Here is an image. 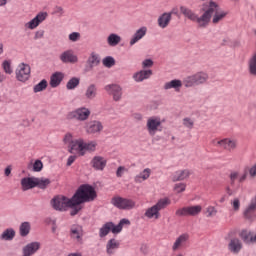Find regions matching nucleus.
Masks as SVG:
<instances>
[{
    "label": "nucleus",
    "mask_w": 256,
    "mask_h": 256,
    "mask_svg": "<svg viewBox=\"0 0 256 256\" xmlns=\"http://www.w3.org/2000/svg\"><path fill=\"white\" fill-rule=\"evenodd\" d=\"M212 143L214 147H217L218 149H223L224 151H228V153H232V151H235L238 146L237 139L233 138L214 139Z\"/></svg>",
    "instance_id": "nucleus-5"
},
{
    "label": "nucleus",
    "mask_w": 256,
    "mask_h": 256,
    "mask_svg": "<svg viewBox=\"0 0 256 256\" xmlns=\"http://www.w3.org/2000/svg\"><path fill=\"white\" fill-rule=\"evenodd\" d=\"M231 205H232L233 211H239L241 209V201L239 200V198H234L231 201Z\"/></svg>",
    "instance_id": "nucleus-45"
},
{
    "label": "nucleus",
    "mask_w": 256,
    "mask_h": 256,
    "mask_svg": "<svg viewBox=\"0 0 256 256\" xmlns=\"http://www.w3.org/2000/svg\"><path fill=\"white\" fill-rule=\"evenodd\" d=\"M203 211V207L201 205L196 206H186L176 210L175 215L177 217H196Z\"/></svg>",
    "instance_id": "nucleus-10"
},
{
    "label": "nucleus",
    "mask_w": 256,
    "mask_h": 256,
    "mask_svg": "<svg viewBox=\"0 0 256 256\" xmlns=\"http://www.w3.org/2000/svg\"><path fill=\"white\" fill-rule=\"evenodd\" d=\"M104 91L111 95L113 101H120L123 99V88L119 84H108L104 87Z\"/></svg>",
    "instance_id": "nucleus-11"
},
{
    "label": "nucleus",
    "mask_w": 256,
    "mask_h": 256,
    "mask_svg": "<svg viewBox=\"0 0 256 256\" xmlns=\"http://www.w3.org/2000/svg\"><path fill=\"white\" fill-rule=\"evenodd\" d=\"M107 43L110 45V47H117L121 43V36L112 33L107 38Z\"/></svg>",
    "instance_id": "nucleus-35"
},
{
    "label": "nucleus",
    "mask_w": 256,
    "mask_h": 256,
    "mask_svg": "<svg viewBox=\"0 0 256 256\" xmlns=\"http://www.w3.org/2000/svg\"><path fill=\"white\" fill-rule=\"evenodd\" d=\"M36 177H25L21 179L22 191H29V189H34L36 187L35 182Z\"/></svg>",
    "instance_id": "nucleus-24"
},
{
    "label": "nucleus",
    "mask_w": 256,
    "mask_h": 256,
    "mask_svg": "<svg viewBox=\"0 0 256 256\" xmlns=\"http://www.w3.org/2000/svg\"><path fill=\"white\" fill-rule=\"evenodd\" d=\"M147 35V27H141L136 31V33L133 35V37L130 40V45L133 46L135 43H139L141 39Z\"/></svg>",
    "instance_id": "nucleus-27"
},
{
    "label": "nucleus",
    "mask_w": 256,
    "mask_h": 256,
    "mask_svg": "<svg viewBox=\"0 0 256 256\" xmlns=\"http://www.w3.org/2000/svg\"><path fill=\"white\" fill-rule=\"evenodd\" d=\"M13 239H15V230L13 228L4 230L0 235L1 241H13Z\"/></svg>",
    "instance_id": "nucleus-33"
},
{
    "label": "nucleus",
    "mask_w": 256,
    "mask_h": 256,
    "mask_svg": "<svg viewBox=\"0 0 256 256\" xmlns=\"http://www.w3.org/2000/svg\"><path fill=\"white\" fill-rule=\"evenodd\" d=\"M183 125H184V127H187V129H193V127L195 125V121H193V119H191V118H184Z\"/></svg>",
    "instance_id": "nucleus-47"
},
{
    "label": "nucleus",
    "mask_w": 256,
    "mask_h": 256,
    "mask_svg": "<svg viewBox=\"0 0 256 256\" xmlns=\"http://www.w3.org/2000/svg\"><path fill=\"white\" fill-rule=\"evenodd\" d=\"M175 13V9L171 12H165L158 17L157 23L160 29H167L169 27V23H171V19Z\"/></svg>",
    "instance_id": "nucleus-16"
},
{
    "label": "nucleus",
    "mask_w": 256,
    "mask_h": 256,
    "mask_svg": "<svg viewBox=\"0 0 256 256\" xmlns=\"http://www.w3.org/2000/svg\"><path fill=\"white\" fill-rule=\"evenodd\" d=\"M247 175H248V172L247 170L244 168V173L238 177V181L239 183H243L247 180Z\"/></svg>",
    "instance_id": "nucleus-57"
},
{
    "label": "nucleus",
    "mask_w": 256,
    "mask_h": 256,
    "mask_svg": "<svg viewBox=\"0 0 256 256\" xmlns=\"http://www.w3.org/2000/svg\"><path fill=\"white\" fill-rule=\"evenodd\" d=\"M151 75H153L152 70H140L139 72H136L133 75V79L137 83H141L142 81H145V79H149V77H151Z\"/></svg>",
    "instance_id": "nucleus-23"
},
{
    "label": "nucleus",
    "mask_w": 256,
    "mask_h": 256,
    "mask_svg": "<svg viewBox=\"0 0 256 256\" xmlns=\"http://www.w3.org/2000/svg\"><path fill=\"white\" fill-rule=\"evenodd\" d=\"M161 118L157 116H151L146 121V131L150 137H155L159 131H161Z\"/></svg>",
    "instance_id": "nucleus-7"
},
{
    "label": "nucleus",
    "mask_w": 256,
    "mask_h": 256,
    "mask_svg": "<svg viewBox=\"0 0 256 256\" xmlns=\"http://www.w3.org/2000/svg\"><path fill=\"white\" fill-rule=\"evenodd\" d=\"M77 159V156L75 155H72L68 158V161H67V165L68 167H71V165H73V163H75V160Z\"/></svg>",
    "instance_id": "nucleus-58"
},
{
    "label": "nucleus",
    "mask_w": 256,
    "mask_h": 256,
    "mask_svg": "<svg viewBox=\"0 0 256 256\" xmlns=\"http://www.w3.org/2000/svg\"><path fill=\"white\" fill-rule=\"evenodd\" d=\"M11 171H12L11 166L6 167L5 170H4V175L6 177H9V175H11Z\"/></svg>",
    "instance_id": "nucleus-59"
},
{
    "label": "nucleus",
    "mask_w": 256,
    "mask_h": 256,
    "mask_svg": "<svg viewBox=\"0 0 256 256\" xmlns=\"http://www.w3.org/2000/svg\"><path fill=\"white\" fill-rule=\"evenodd\" d=\"M83 227L80 225H73L70 228V237L71 239H73V241H75L76 243H83Z\"/></svg>",
    "instance_id": "nucleus-15"
},
{
    "label": "nucleus",
    "mask_w": 256,
    "mask_h": 256,
    "mask_svg": "<svg viewBox=\"0 0 256 256\" xmlns=\"http://www.w3.org/2000/svg\"><path fill=\"white\" fill-rule=\"evenodd\" d=\"M90 164L96 171H103L107 167V159L103 156H94Z\"/></svg>",
    "instance_id": "nucleus-18"
},
{
    "label": "nucleus",
    "mask_w": 256,
    "mask_h": 256,
    "mask_svg": "<svg viewBox=\"0 0 256 256\" xmlns=\"http://www.w3.org/2000/svg\"><path fill=\"white\" fill-rule=\"evenodd\" d=\"M111 204L116 207V209L126 210L133 209L135 207V202L131 199L123 198L121 196H115L111 199Z\"/></svg>",
    "instance_id": "nucleus-9"
},
{
    "label": "nucleus",
    "mask_w": 256,
    "mask_h": 256,
    "mask_svg": "<svg viewBox=\"0 0 256 256\" xmlns=\"http://www.w3.org/2000/svg\"><path fill=\"white\" fill-rule=\"evenodd\" d=\"M41 249L40 242H31L23 247V255L32 256L35 255Z\"/></svg>",
    "instance_id": "nucleus-19"
},
{
    "label": "nucleus",
    "mask_w": 256,
    "mask_h": 256,
    "mask_svg": "<svg viewBox=\"0 0 256 256\" xmlns=\"http://www.w3.org/2000/svg\"><path fill=\"white\" fill-rule=\"evenodd\" d=\"M125 171H127L125 166L118 167L116 171V177H123V173H125Z\"/></svg>",
    "instance_id": "nucleus-55"
},
{
    "label": "nucleus",
    "mask_w": 256,
    "mask_h": 256,
    "mask_svg": "<svg viewBox=\"0 0 256 256\" xmlns=\"http://www.w3.org/2000/svg\"><path fill=\"white\" fill-rule=\"evenodd\" d=\"M142 67L143 69H147L149 67H153V60L151 59H146L142 62Z\"/></svg>",
    "instance_id": "nucleus-54"
},
{
    "label": "nucleus",
    "mask_w": 256,
    "mask_h": 256,
    "mask_svg": "<svg viewBox=\"0 0 256 256\" xmlns=\"http://www.w3.org/2000/svg\"><path fill=\"white\" fill-rule=\"evenodd\" d=\"M2 67L5 73H7L8 75H11V73H13V69H11V62H9L8 60H5L2 63Z\"/></svg>",
    "instance_id": "nucleus-44"
},
{
    "label": "nucleus",
    "mask_w": 256,
    "mask_h": 256,
    "mask_svg": "<svg viewBox=\"0 0 256 256\" xmlns=\"http://www.w3.org/2000/svg\"><path fill=\"white\" fill-rule=\"evenodd\" d=\"M189 241V234H182L174 241L172 245V251H179L185 247V244Z\"/></svg>",
    "instance_id": "nucleus-20"
},
{
    "label": "nucleus",
    "mask_w": 256,
    "mask_h": 256,
    "mask_svg": "<svg viewBox=\"0 0 256 256\" xmlns=\"http://www.w3.org/2000/svg\"><path fill=\"white\" fill-rule=\"evenodd\" d=\"M68 39L69 41H72V43H76V41H79V39H81V34L79 32H73L69 34Z\"/></svg>",
    "instance_id": "nucleus-49"
},
{
    "label": "nucleus",
    "mask_w": 256,
    "mask_h": 256,
    "mask_svg": "<svg viewBox=\"0 0 256 256\" xmlns=\"http://www.w3.org/2000/svg\"><path fill=\"white\" fill-rule=\"evenodd\" d=\"M47 80L43 79L41 82L36 84L33 88L34 93H41V91H45L47 89Z\"/></svg>",
    "instance_id": "nucleus-41"
},
{
    "label": "nucleus",
    "mask_w": 256,
    "mask_h": 256,
    "mask_svg": "<svg viewBox=\"0 0 256 256\" xmlns=\"http://www.w3.org/2000/svg\"><path fill=\"white\" fill-rule=\"evenodd\" d=\"M207 81H209V75L205 72H198L185 78L184 85L185 87H195V85H203Z\"/></svg>",
    "instance_id": "nucleus-6"
},
{
    "label": "nucleus",
    "mask_w": 256,
    "mask_h": 256,
    "mask_svg": "<svg viewBox=\"0 0 256 256\" xmlns=\"http://www.w3.org/2000/svg\"><path fill=\"white\" fill-rule=\"evenodd\" d=\"M21 237H27L31 231V224L29 222H23L19 228Z\"/></svg>",
    "instance_id": "nucleus-39"
},
{
    "label": "nucleus",
    "mask_w": 256,
    "mask_h": 256,
    "mask_svg": "<svg viewBox=\"0 0 256 256\" xmlns=\"http://www.w3.org/2000/svg\"><path fill=\"white\" fill-rule=\"evenodd\" d=\"M33 171L39 173V171H43V162L41 160H36L33 164Z\"/></svg>",
    "instance_id": "nucleus-46"
},
{
    "label": "nucleus",
    "mask_w": 256,
    "mask_h": 256,
    "mask_svg": "<svg viewBox=\"0 0 256 256\" xmlns=\"http://www.w3.org/2000/svg\"><path fill=\"white\" fill-rule=\"evenodd\" d=\"M103 131V123L98 120L90 121L86 126V133L88 135H99Z\"/></svg>",
    "instance_id": "nucleus-14"
},
{
    "label": "nucleus",
    "mask_w": 256,
    "mask_h": 256,
    "mask_svg": "<svg viewBox=\"0 0 256 256\" xmlns=\"http://www.w3.org/2000/svg\"><path fill=\"white\" fill-rule=\"evenodd\" d=\"M56 13L63 15V8H61V7L56 8Z\"/></svg>",
    "instance_id": "nucleus-61"
},
{
    "label": "nucleus",
    "mask_w": 256,
    "mask_h": 256,
    "mask_svg": "<svg viewBox=\"0 0 256 256\" xmlns=\"http://www.w3.org/2000/svg\"><path fill=\"white\" fill-rule=\"evenodd\" d=\"M207 217H215L217 215V208L215 206H208L206 208Z\"/></svg>",
    "instance_id": "nucleus-48"
},
{
    "label": "nucleus",
    "mask_w": 256,
    "mask_h": 256,
    "mask_svg": "<svg viewBox=\"0 0 256 256\" xmlns=\"http://www.w3.org/2000/svg\"><path fill=\"white\" fill-rule=\"evenodd\" d=\"M68 119H75L76 121H87L91 117V110L85 106L76 108L67 115Z\"/></svg>",
    "instance_id": "nucleus-8"
},
{
    "label": "nucleus",
    "mask_w": 256,
    "mask_h": 256,
    "mask_svg": "<svg viewBox=\"0 0 256 256\" xmlns=\"http://www.w3.org/2000/svg\"><path fill=\"white\" fill-rule=\"evenodd\" d=\"M3 53V43H0V55Z\"/></svg>",
    "instance_id": "nucleus-64"
},
{
    "label": "nucleus",
    "mask_w": 256,
    "mask_h": 256,
    "mask_svg": "<svg viewBox=\"0 0 256 256\" xmlns=\"http://www.w3.org/2000/svg\"><path fill=\"white\" fill-rule=\"evenodd\" d=\"M88 61L92 67L99 65V58L95 54H92Z\"/></svg>",
    "instance_id": "nucleus-52"
},
{
    "label": "nucleus",
    "mask_w": 256,
    "mask_h": 256,
    "mask_svg": "<svg viewBox=\"0 0 256 256\" xmlns=\"http://www.w3.org/2000/svg\"><path fill=\"white\" fill-rule=\"evenodd\" d=\"M75 140H73V135L71 133H67L64 137V143L66 145H69V147L72 145V143L74 142Z\"/></svg>",
    "instance_id": "nucleus-51"
},
{
    "label": "nucleus",
    "mask_w": 256,
    "mask_h": 256,
    "mask_svg": "<svg viewBox=\"0 0 256 256\" xmlns=\"http://www.w3.org/2000/svg\"><path fill=\"white\" fill-rule=\"evenodd\" d=\"M8 1H11V0H0V7H5Z\"/></svg>",
    "instance_id": "nucleus-60"
},
{
    "label": "nucleus",
    "mask_w": 256,
    "mask_h": 256,
    "mask_svg": "<svg viewBox=\"0 0 256 256\" xmlns=\"http://www.w3.org/2000/svg\"><path fill=\"white\" fill-rule=\"evenodd\" d=\"M111 227H113V222H107L104 224L99 231V237H107L109 232L111 231Z\"/></svg>",
    "instance_id": "nucleus-38"
},
{
    "label": "nucleus",
    "mask_w": 256,
    "mask_h": 256,
    "mask_svg": "<svg viewBox=\"0 0 256 256\" xmlns=\"http://www.w3.org/2000/svg\"><path fill=\"white\" fill-rule=\"evenodd\" d=\"M79 83H80V80L79 78L77 77H74L72 79H70L67 84H66V88L71 91L73 89H75L76 87H79Z\"/></svg>",
    "instance_id": "nucleus-42"
},
{
    "label": "nucleus",
    "mask_w": 256,
    "mask_h": 256,
    "mask_svg": "<svg viewBox=\"0 0 256 256\" xmlns=\"http://www.w3.org/2000/svg\"><path fill=\"white\" fill-rule=\"evenodd\" d=\"M70 153H78V155L83 156V140H75L70 146H69Z\"/></svg>",
    "instance_id": "nucleus-26"
},
{
    "label": "nucleus",
    "mask_w": 256,
    "mask_h": 256,
    "mask_svg": "<svg viewBox=\"0 0 256 256\" xmlns=\"http://www.w3.org/2000/svg\"><path fill=\"white\" fill-rule=\"evenodd\" d=\"M48 17L47 12H39L32 20L25 23V29H30L33 31L34 29H37V27L43 23Z\"/></svg>",
    "instance_id": "nucleus-12"
},
{
    "label": "nucleus",
    "mask_w": 256,
    "mask_h": 256,
    "mask_svg": "<svg viewBox=\"0 0 256 256\" xmlns=\"http://www.w3.org/2000/svg\"><path fill=\"white\" fill-rule=\"evenodd\" d=\"M136 119H138L139 121H141V119H143V116H141V114H136Z\"/></svg>",
    "instance_id": "nucleus-63"
},
{
    "label": "nucleus",
    "mask_w": 256,
    "mask_h": 256,
    "mask_svg": "<svg viewBox=\"0 0 256 256\" xmlns=\"http://www.w3.org/2000/svg\"><path fill=\"white\" fill-rule=\"evenodd\" d=\"M97 192L89 184L80 186L75 195L69 199L65 196H57L52 200V206L56 211H66L70 208V215L75 217L83 209V203L95 201Z\"/></svg>",
    "instance_id": "nucleus-1"
},
{
    "label": "nucleus",
    "mask_w": 256,
    "mask_h": 256,
    "mask_svg": "<svg viewBox=\"0 0 256 256\" xmlns=\"http://www.w3.org/2000/svg\"><path fill=\"white\" fill-rule=\"evenodd\" d=\"M240 239L244 241L245 243H254L255 242V236L247 230H242L240 232Z\"/></svg>",
    "instance_id": "nucleus-34"
},
{
    "label": "nucleus",
    "mask_w": 256,
    "mask_h": 256,
    "mask_svg": "<svg viewBox=\"0 0 256 256\" xmlns=\"http://www.w3.org/2000/svg\"><path fill=\"white\" fill-rule=\"evenodd\" d=\"M180 12L182 13V15H184V17H187V19L193 21V23H197L198 27L205 28L207 27V25H209V12L204 11L202 16L199 17V15L193 12V10L185 6L180 7Z\"/></svg>",
    "instance_id": "nucleus-3"
},
{
    "label": "nucleus",
    "mask_w": 256,
    "mask_h": 256,
    "mask_svg": "<svg viewBox=\"0 0 256 256\" xmlns=\"http://www.w3.org/2000/svg\"><path fill=\"white\" fill-rule=\"evenodd\" d=\"M29 77H31V66L25 63L20 64L16 70V78L18 81H28Z\"/></svg>",
    "instance_id": "nucleus-13"
},
{
    "label": "nucleus",
    "mask_w": 256,
    "mask_h": 256,
    "mask_svg": "<svg viewBox=\"0 0 256 256\" xmlns=\"http://www.w3.org/2000/svg\"><path fill=\"white\" fill-rule=\"evenodd\" d=\"M168 205H171V200H169V198L160 199L155 205L146 210L144 216L146 219L157 221L161 219V211H163V209H165Z\"/></svg>",
    "instance_id": "nucleus-4"
},
{
    "label": "nucleus",
    "mask_w": 256,
    "mask_h": 256,
    "mask_svg": "<svg viewBox=\"0 0 256 256\" xmlns=\"http://www.w3.org/2000/svg\"><path fill=\"white\" fill-rule=\"evenodd\" d=\"M97 149V142L91 141V142H85L83 141V153L85 155L86 151H95Z\"/></svg>",
    "instance_id": "nucleus-40"
},
{
    "label": "nucleus",
    "mask_w": 256,
    "mask_h": 256,
    "mask_svg": "<svg viewBox=\"0 0 256 256\" xmlns=\"http://www.w3.org/2000/svg\"><path fill=\"white\" fill-rule=\"evenodd\" d=\"M36 187L39 189H47L51 185V180L49 178H35Z\"/></svg>",
    "instance_id": "nucleus-37"
},
{
    "label": "nucleus",
    "mask_w": 256,
    "mask_h": 256,
    "mask_svg": "<svg viewBox=\"0 0 256 256\" xmlns=\"http://www.w3.org/2000/svg\"><path fill=\"white\" fill-rule=\"evenodd\" d=\"M119 247H121V243L119 242V240L115 238L110 239L106 244L107 255H115Z\"/></svg>",
    "instance_id": "nucleus-22"
},
{
    "label": "nucleus",
    "mask_w": 256,
    "mask_h": 256,
    "mask_svg": "<svg viewBox=\"0 0 256 256\" xmlns=\"http://www.w3.org/2000/svg\"><path fill=\"white\" fill-rule=\"evenodd\" d=\"M255 211H256V206H255V204H251V203H250V205H248V206L244 209L242 215H243V217H245V219H247L248 221H253V220L255 219Z\"/></svg>",
    "instance_id": "nucleus-28"
},
{
    "label": "nucleus",
    "mask_w": 256,
    "mask_h": 256,
    "mask_svg": "<svg viewBox=\"0 0 256 256\" xmlns=\"http://www.w3.org/2000/svg\"><path fill=\"white\" fill-rule=\"evenodd\" d=\"M64 77H65V75L61 72H55L54 74H52V76L50 78V87H52V88L59 87V85H61V81H63Z\"/></svg>",
    "instance_id": "nucleus-29"
},
{
    "label": "nucleus",
    "mask_w": 256,
    "mask_h": 256,
    "mask_svg": "<svg viewBox=\"0 0 256 256\" xmlns=\"http://www.w3.org/2000/svg\"><path fill=\"white\" fill-rule=\"evenodd\" d=\"M85 97L86 99H95L97 97V86H95V84H91L87 87Z\"/></svg>",
    "instance_id": "nucleus-36"
},
{
    "label": "nucleus",
    "mask_w": 256,
    "mask_h": 256,
    "mask_svg": "<svg viewBox=\"0 0 256 256\" xmlns=\"http://www.w3.org/2000/svg\"><path fill=\"white\" fill-rule=\"evenodd\" d=\"M239 179V172H231L230 174V181L231 183H235Z\"/></svg>",
    "instance_id": "nucleus-56"
},
{
    "label": "nucleus",
    "mask_w": 256,
    "mask_h": 256,
    "mask_svg": "<svg viewBox=\"0 0 256 256\" xmlns=\"http://www.w3.org/2000/svg\"><path fill=\"white\" fill-rule=\"evenodd\" d=\"M191 172L189 170H178L172 174V181H185L189 179Z\"/></svg>",
    "instance_id": "nucleus-25"
},
{
    "label": "nucleus",
    "mask_w": 256,
    "mask_h": 256,
    "mask_svg": "<svg viewBox=\"0 0 256 256\" xmlns=\"http://www.w3.org/2000/svg\"><path fill=\"white\" fill-rule=\"evenodd\" d=\"M203 11H205V13H208V24L211 21V17H212L213 25H217L221 23V21H223V19H225L228 15V12L221 10V7H219V4H217L214 1L205 3L203 5Z\"/></svg>",
    "instance_id": "nucleus-2"
},
{
    "label": "nucleus",
    "mask_w": 256,
    "mask_h": 256,
    "mask_svg": "<svg viewBox=\"0 0 256 256\" xmlns=\"http://www.w3.org/2000/svg\"><path fill=\"white\" fill-rule=\"evenodd\" d=\"M124 225H131V221H129V219H122L120 220V222L118 223V225H114L112 223V227H111V232L114 235H119V233H121V231H123V226Z\"/></svg>",
    "instance_id": "nucleus-30"
},
{
    "label": "nucleus",
    "mask_w": 256,
    "mask_h": 256,
    "mask_svg": "<svg viewBox=\"0 0 256 256\" xmlns=\"http://www.w3.org/2000/svg\"><path fill=\"white\" fill-rule=\"evenodd\" d=\"M181 87H183V82L181 80L174 79L172 81L166 82L164 84V89L169 90V89H174V91H181Z\"/></svg>",
    "instance_id": "nucleus-31"
},
{
    "label": "nucleus",
    "mask_w": 256,
    "mask_h": 256,
    "mask_svg": "<svg viewBox=\"0 0 256 256\" xmlns=\"http://www.w3.org/2000/svg\"><path fill=\"white\" fill-rule=\"evenodd\" d=\"M2 81H5V75L0 72V83H2Z\"/></svg>",
    "instance_id": "nucleus-62"
},
{
    "label": "nucleus",
    "mask_w": 256,
    "mask_h": 256,
    "mask_svg": "<svg viewBox=\"0 0 256 256\" xmlns=\"http://www.w3.org/2000/svg\"><path fill=\"white\" fill-rule=\"evenodd\" d=\"M103 65L104 67H113V65H115V59L111 56H108L103 59Z\"/></svg>",
    "instance_id": "nucleus-43"
},
{
    "label": "nucleus",
    "mask_w": 256,
    "mask_h": 256,
    "mask_svg": "<svg viewBox=\"0 0 256 256\" xmlns=\"http://www.w3.org/2000/svg\"><path fill=\"white\" fill-rule=\"evenodd\" d=\"M241 249H243V242L239 238H232L228 243V250L233 255H239L241 253Z\"/></svg>",
    "instance_id": "nucleus-17"
},
{
    "label": "nucleus",
    "mask_w": 256,
    "mask_h": 256,
    "mask_svg": "<svg viewBox=\"0 0 256 256\" xmlns=\"http://www.w3.org/2000/svg\"><path fill=\"white\" fill-rule=\"evenodd\" d=\"M149 177H151V168H146L134 177V181L135 183H143V181H147Z\"/></svg>",
    "instance_id": "nucleus-32"
},
{
    "label": "nucleus",
    "mask_w": 256,
    "mask_h": 256,
    "mask_svg": "<svg viewBox=\"0 0 256 256\" xmlns=\"http://www.w3.org/2000/svg\"><path fill=\"white\" fill-rule=\"evenodd\" d=\"M45 37V31L44 30H38L34 34V39L37 41V39H43Z\"/></svg>",
    "instance_id": "nucleus-53"
},
{
    "label": "nucleus",
    "mask_w": 256,
    "mask_h": 256,
    "mask_svg": "<svg viewBox=\"0 0 256 256\" xmlns=\"http://www.w3.org/2000/svg\"><path fill=\"white\" fill-rule=\"evenodd\" d=\"M185 189H187V185L185 183H177L174 186V191H176L177 193H183Z\"/></svg>",
    "instance_id": "nucleus-50"
},
{
    "label": "nucleus",
    "mask_w": 256,
    "mask_h": 256,
    "mask_svg": "<svg viewBox=\"0 0 256 256\" xmlns=\"http://www.w3.org/2000/svg\"><path fill=\"white\" fill-rule=\"evenodd\" d=\"M60 61H62V63H77L78 58L73 50H66L60 55Z\"/></svg>",
    "instance_id": "nucleus-21"
}]
</instances>
